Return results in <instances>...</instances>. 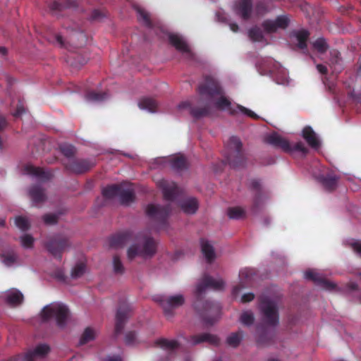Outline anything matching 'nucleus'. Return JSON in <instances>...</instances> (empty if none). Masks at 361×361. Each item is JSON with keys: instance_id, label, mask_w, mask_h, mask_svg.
Returning a JSON list of instances; mask_svg holds the SVG:
<instances>
[{"instance_id": "1", "label": "nucleus", "mask_w": 361, "mask_h": 361, "mask_svg": "<svg viewBox=\"0 0 361 361\" xmlns=\"http://www.w3.org/2000/svg\"><path fill=\"white\" fill-rule=\"evenodd\" d=\"M225 283L221 279H215L212 276L204 274L196 286L195 295L196 300L194 307L203 322L207 325H213L220 313V306L218 303L209 300L204 301L202 294L207 288L214 290H221L224 288Z\"/></svg>"}, {"instance_id": "2", "label": "nucleus", "mask_w": 361, "mask_h": 361, "mask_svg": "<svg viewBox=\"0 0 361 361\" xmlns=\"http://www.w3.org/2000/svg\"><path fill=\"white\" fill-rule=\"evenodd\" d=\"M135 242L127 250V257L129 261L136 257L142 259H151L157 252V243L154 239L145 232L137 233L133 236Z\"/></svg>"}, {"instance_id": "3", "label": "nucleus", "mask_w": 361, "mask_h": 361, "mask_svg": "<svg viewBox=\"0 0 361 361\" xmlns=\"http://www.w3.org/2000/svg\"><path fill=\"white\" fill-rule=\"evenodd\" d=\"M200 93L202 95L209 96L213 100L215 106L220 109H228L231 103L224 96L222 88L220 87L218 81L210 77L207 78L205 83L199 88Z\"/></svg>"}, {"instance_id": "4", "label": "nucleus", "mask_w": 361, "mask_h": 361, "mask_svg": "<svg viewBox=\"0 0 361 361\" xmlns=\"http://www.w3.org/2000/svg\"><path fill=\"white\" fill-rule=\"evenodd\" d=\"M69 316L70 312L67 306L57 302L46 305L40 312L42 322H46L54 318L57 326L60 329L66 327Z\"/></svg>"}, {"instance_id": "5", "label": "nucleus", "mask_w": 361, "mask_h": 361, "mask_svg": "<svg viewBox=\"0 0 361 361\" xmlns=\"http://www.w3.org/2000/svg\"><path fill=\"white\" fill-rule=\"evenodd\" d=\"M242 147L240 140L235 136L231 137L226 144V161L233 169L244 167L245 165L246 159Z\"/></svg>"}, {"instance_id": "6", "label": "nucleus", "mask_w": 361, "mask_h": 361, "mask_svg": "<svg viewBox=\"0 0 361 361\" xmlns=\"http://www.w3.org/2000/svg\"><path fill=\"white\" fill-rule=\"evenodd\" d=\"M259 310L262 321L268 326L275 327L279 323V307L276 301L267 298H262L259 302Z\"/></svg>"}, {"instance_id": "7", "label": "nucleus", "mask_w": 361, "mask_h": 361, "mask_svg": "<svg viewBox=\"0 0 361 361\" xmlns=\"http://www.w3.org/2000/svg\"><path fill=\"white\" fill-rule=\"evenodd\" d=\"M146 214L154 221L159 229H166L168 227V217L171 212V205L161 206L150 204L146 208Z\"/></svg>"}, {"instance_id": "8", "label": "nucleus", "mask_w": 361, "mask_h": 361, "mask_svg": "<svg viewBox=\"0 0 361 361\" xmlns=\"http://www.w3.org/2000/svg\"><path fill=\"white\" fill-rule=\"evenodd\" d=\"M155 300L163 308L164 314L167 317H173V310L182 306L185 302V298L181 294L169 297L158 296L155 298Z\"/></svg>"}, {"instance_id": "9", "label": "nucleus", "mask_w": 361, "mask_h": 361, "mask_svg": "<svg viewBox=\"0 0 361 361\" xmlns=\"http://www.w3.org/2000/svg\"><path fill=\"white\" fill-rule=\"evenodd\" d=\"M70 245L68 238L62 235L53 236L45 244L47 250L59 259H61V253Z\"/></svg>"}, {"instance_id": "10", "label": "nucleus", "mask_w": 361, "mask_h": 361, "mask_svg": "<svg viewBox=\"0 0 361 361\" xmlns=\"http://www.w3.org/2000/svg\"><path fill=\"white\" fill-rule=\"evenodd\" d=\"M50 351L47 344H39L33 350L27 352L23 355H17L11 357L8 361H36L38 358L44 357Z\"/></svg>"}, {"instance_id": "11", "label": "nucleus", "mask_w": 361, "mask_h": 361, "mask_svg": "<svg viewBox=\"0 0 361 361\" xmlns=\"http://www.w3.org/2000/svg\"><path fill=\"white\" fill-rule=\"evenodd\" d=\"M132 308L126 302L120 304L116 314L115 335L122 333L127 319L130 317Z\"/></svg>"}, {"instance_id": "12", "label": "nucleus", "mask_w": 361, "mask_h": 361, "mask_svg": "<svg viewBox=\"0 0 361 361\" xmlns=\"http://www.w3.org/2000/svg\"><path fill=\"white\" fill-rule=\"evenodd\" d=\"M264 141L275 149H280L285 152L292 153V147L288 140L276 132L266 135Z\"/></svg>"}, {"instance_id": "13", "label": "nucleus", "mask_w": 361, "mask_h": 361, "mask_svg": "<svg viewBox=\"0 0 361 361\" xmlns=\"http://www.w3.org/2000/svg\"><path fill=\"white\" fill-rule=\"evenodd\" d=\"M256 275V271L252 268H244L240 271L239 278L240 283L233 287L232 294L233 296H237L240 291L249 286H252V281Z\"/></svg>"}, {"instance_id": "14", "label": "nucleus", "mask_w": 361, "mask_h": 361, "mask_svg": "<svg viewBox=\"0 0 361 361\" xmlns=\"http://www.w3.org/2000/svg\"><path fill=\"white\" fill-rule=\"evenodd\" d=\"M95 163L89 159H73L65 164L66 169L74 173H83L91 169Z\"/></svg>"}, {"instance_id": "15", "label": "nucleus", "mask_w": 361, "mask_h": 361, "mask_svg": "<svg viewBox=\"0 0 361 361\" xmlns=\"http://www.w3.org/2000/svg\"><path fill=\"white\" fill-rule=\"evenodd\" d=\"M249 189L255 192V195L252 200V207L254 209H257L261 204L264 199L267 198L266 192L263 190L262 185L260 180L258 179H251L249 183Z\"/></svg>"}, {"instance_id": "16", "label": "nucleus", "mask_w": 361, "mask_h": 361, "mask_svg": "<svg viewBox=\"0 0 361 361\" xmlns=\"http://www.w3.org/2000/svg\"><path fill=\"white\" fill-rule=\"evenodd\" d=\"M289 20L286 16L277 17L275 20H267L262 23L264 30L267 33H273L279 29H285L288 25Z\"/></svg>"}, {"instance_id": "17", "label": "nucleus", "mask_w": 361, "mask_h": 361, "mask_svg": "<svg viewBox=\"0 0 361 361\" xmlns=\"http://www.w3.org/2000/svg\"><path fill=\"white\" fill-rule=\"evenodd\" d=\"M306 279L313 281L324 289L332 290L336 288V284L324 279L322 276L313 270H307L305 273Z\"/></svg>"}, {"instance_id": "18", "label": "nucleus", "mask_w": 361, "mask_h": 361, "mask_svg": "<svg viewBox=\"0 0 361 361\" xmlns=\"http://www.w3.org/2000/svg\"><path fill=\"white\" fill-rule=\"evenodd\" d=\"M158 185L162 189L164 197L166 200L173 201L176 198L178 188L174 182L163 179L159 181Z\"/></svg>"}, {"instance_id": "19", "label": "nucleus", "mask_w": 361, "mask_h": 361, "mask_svg": "<svg viewBox=\"0 0 361 361\" xmlns=\"http://www.w3.org/2000/svg\"><path fill=\"white\" fill-rule=\"evenodd\" d=\"M133 233L130 231H125L117 233L109 239V245L114 248L122 247L133 240Z\"/></svg>"}, {"instance_id": "20", "label": "nucleus", "mask_w": 361, "mask_h": 361, "mask_svg": "<svg viewBox=\"0 0 361 361\" xmlns=\"http://www.w3.org/2000/svg\"><path fill=\"white\" fill-rule=\"evenodd\" d=\"M118 197L121 204L128 205L133 202L135 197L132 185L126 183H121V190Z\"/></svg>"}, {"instance_id": "21", "label": "nucleus", "mask_w": 361, "mask_h": 361, "mask_svg": "<svg viewBox=\"0 0 361 361\" xmlns=\"http://www.w3.org/2000/svg\"><path fill=\"white\" fill-rule=\"evenodd\" d=\"M28 194L35 206L44 202L47 200L44 189L39 185H32L29 188Z\"/></svg>"}, {"instance_id": "22", "label": "nucleus", "mask_w": 361, "mask_h": 361, "mask_svg": "<svg viewBox=\"0 0 361 361\" xmlns=\"http://www.w3.org/2000/svg\"><path fill=\"white\" fill-rule=\"evenodd\" d=\"M156 343L161 349L167 351L169 357L175 356L176 350L180 346V344L178 341L169 340L166 338H160L157 341Z\"/></svg>"}, {"instance_id": "23", "label": "nucleus", "mask_w": 361, "mask_h": 361, "mask_svg": "<svg viewBox=\"0 0 361 361\" xmlns=\"http://www.w3.org/2000/svg\"><path fill=\"white\" fill-rule=\"evenodd\" d=\"M24 171L27 174L35 176L42 180H49L53 176V174L51 171H44L42 168L35 167L32 165L25 166Z\"/></svg>"}, {"instance_id": "24", "label": "nucleus", "mask_w": 361, "mask_h": 361, "mask_svg": "<svg viewBox=\"0 0 361 361\" xmlns=\"http://www.w3.org/2000/svg\"><path fill=\"white\" fill-rule=\"evenodd\" d=\"M302 135L309 146L312 149H318L320 147V141L315 132L310 126H306L303 128Z\"/></svg>"}, {"instance_id": "25", "label": "nucleus", "mask_w": 361, "mask_h": 361, "mask_svg": "<svg viewBox=\"0 0 361 361\" xmlns=\"http://www.w3.org/2000/svg\"><path fill=\"white\" fill-rule=\"evenodd\" d=\"M189 341H192L193 345H197L203 342H207L215 345H217L219 343V339L216 336L208 333L193 335L190 337Z\"/></svg>"}, {"instance_id": "26", "label": "nucleus", "mask_w": 361, "mask_h": 361, "mask_svg": "<svg viewBox=\"0 0 361 361\" xmlns=\"http://www.w3.org/2000/svg\"><path fill=\"white\" fill-rule=\"evenodd\" d=\"M318 179L327 191H334L337 187L338 177L333 173L321 175L318 177Z\"/></svg>"}, {"instance_id": "27", "label": "nucleus", "mask_w": 361, "mask_h": 361, "mask_svg": "<svg viewBox=\"0 0 361 361\" xmlns=\"http://www.w3.org/2000/svg\"><path fill=\"white\" fill-rule=\"evenodd\" d=\"M169 39L171 44L176 47V49L183 53H189L190 48L185 40L177 34H170Z\"/></svg>"}, {"instance_id": "28", "label": "nucleus", "mask_w": 361, "mask_h": 361, "mask_svg": "<svg viewBox=\"0 0 361 361\" xmlns=\"http://www.w3.org/2000/svg\"><path fill=\"white\" fill-rule=\"evenodd\" d=\"M309 37V32L305 30L294 32L290 35L293 42H297V45L300 49H305L307 47V40Z\"/></svg>"}, {"instance_id": "29", "label": "nucleus", "mask_w": 361, "mask_h": 361, "mask_svg": "<svg viewBox=\"0 0 361 361\" xmlns=\"http://www.w3.org/2000/svg\"><path fill=\"white\" fill-rule=\"evenodd\" d=\"M180 207L185 213L192 214H195L198 209V202L197 199L189 197L180 202Z\"/></svg>"}, {"instance_id": "30", "label": "nucleus", "mask_w": 361, "mask_h": 361, "mask_svg": "<svg viewBox=\"0 0 361 361\" xmlns=\"http://www.w3.org/2000/svg\"><path fill=\"white\" fill-rule=\"evenodd\" d=\"M138 106L141 111H147L150 113L159 111L157 102L151 98L140 99L138 102Z\"/></svg>"}, {"instance_id": "31", "label": "nucleus", "mask_w": 361, "mask_h": 361, "mask_svg": "<svg viewBox=\"0 0 361 361\" xmlns=\"http://www.w3.org/2000/svg\"><path fill=\"white\" fill-rule=\"evenodd\" d=\"M236 12L243 19H247L251 14L250 0H240L236 6Z\"/></svg>"}, {"instance_id": "32", "label": "nucleus", "mask_w": 361, "mask_h": 361, "mask_svg": "<svg viewBox=\"0 0 361 361\" xmlns=\"http://www.w3.org/2000/svg\"><path fill=\"white\" fill-rule=\"evenodd\" d=\"M23 295L17 290H11L5 295L6 302L11 306H16L23 302Z\"/></svg>"}, {"instance_id": "33", "label": "nucleus", "mask_w": 361, "mask_h": 361, "mask_svg": "<svg viewBox=\"0 0 361 361\" xmlns=\"http://www.w3.org/2000/svg\"><path fill=\"white\" fill-rule=\"evenodd\" d=\"M201 250L204 256V257L207 259V262L208 263H212L215 257V252L213 246L209 243L208 240H206L204 239H202L201 240Z\"/></svg>"}, {"instance_id": "34", "label": "nucleus", "mask_w": 361, "mask_h": 361, "mask_svg": "<svg viewBox=\"0 0 361 361\" xmlns=\"http://www.w3.org/2000/svg\"><path fill=\"white\" fill-rule=\"evenodd\" d=\"M171 167L176 171H182L188 168V161L183 155L177 156L171 159Z\"/></svg>"}, {"instance_id": "35", "label": "nucleus", "mask_w": 361, "mask_h": 361, "mask_svg": "<svg viewBox=\"0 0 361 361\" xmlns=\"http://www.w3.org/2000/svg\"><path fill=\"white\" fill-rule=\"evenodd\" d=\"M120 190L121 183L110 185L102 190V195L106 199H112L118 196Z\"/></svg>"}, {"instance_id": "36", "label": "nucleus", "mask_w": 361, "mask_h": 361, "mask_svg": "<svg viewBox=\"0 0 361 361\" xmlns=\"http://www.w3.org/2000/svg\"><path fill=\"white\" fill-rule=\"evenodd\" d=\"M243 338V332L242 331H238L237 332L232 333L228 336L226 339V343L228 345L233 348H237L240 345Z\"/></svg>"}, {"instance_id": "37", "label": "nucleus", "mask_w": 361, "mask_h": 361, "mask_svg": "<svg viewBox=\"0 0 361 361\" xmlns=\"http://www.w3.org/2000/svg\"><path fill=\"white\" fill-rule=\"evenodd\" d=\"M107 97L108 95L105 92L97 93L93 91L88 92L86 95V99L87 100V102L92 103H98L102 102Z\"/></svg>"}, {"instance_id": "38", "label": "nucleus", "mask_w": 361, "mask_h": 361, "mask_svg": "<svg viewBox=\"0 0 361 361\" xmlns=\"http://www.w3.org/2000/svg\"><path fill=\"white\" fill-rule=\"evenodd\" d=\"M95 338V331L91 327H87L82 333L80 339V345H84L87 343L94 340Z\"/></svg>"}, {"instance_id": "39", "label": "nucleus", "mask_w": 361, "mask_h": 361, "mask_svg": "<svg viewBox=\"0 0 361 361\" xmlns=\"http://www.w3.org/2000/svg\"><path fill=\"white\" fill-rule=\"evenodd\" d=\"M227 214L230 219H239L245 216V210L240 207H229Z\"/></svg>"}, {"instance_id": "40", "label": "nucleus", "mask_w": 361, "mask_h": 361, "mask_svg": "<svg viewBox=\"0 0 361 361\" xmlns=\"http://www.w3.org/2000/svg\"><path fill=\"white\" fill-rule=\"evenodd\" d=\"M15 224L22 231H26L30 227L28 219L22 216H18L15 219Z\"/></svg>"}, {"instance_id": "41", "label": "nucleus", "mask_w": 361, "mask_h": 361, "mask_svg": "<svg viewBox=\"0 0 361 361\" xmlns=\"http://www.w3.org/2000/svg\"><path fill=\"white\" fill-rule=\"evenodd\" d=\"M85 264L84 263H78L71 271V277L73 279H78L81 277L85 272Z\"/></svg>"}, {"instance_id": "42", "label": "nucleus", "mask_w": 361, "mask_h": 361, "mask_svg": "<svg viewBox=\"0 0 361 361\" xmlns=\"http://www.w3.org/2000/svg\"><path fill=\"white\" fill-rule=\"evenodd\" d=\"M113 268L116 274H123L125 271L124 266L118 255H114L113 257Z\"/></svg>"}, {"instance_id": "43", "label": "nucleus", "mask_w": 361, "mask_h": 361, "mask_svg": "<svg viewBox=\"0 0 361 361\" xmlns=\"http://www.w3.org/2000/svg\"><path fill=\"white\" fill-rule=\"evenodd\" d=\"M275 78L278 84L288 85V77L285 69H281L275 73Z\"/></svg>"}, {"instance_id": "44", "label": "nucleus", "mask_w": 361, "mask_h": 361, "mask_svg": "<svg viewBox=\"0 0 361 361\" xmlns=\"http://www.w3.org/2000/svg\"><path fill=\"white\" fill-rule=\"evenodd\" d=\"M60 151L66 157H72L75 154V149L71 145L63 144L59 146Z\"/></svg>"}, {"instance_id": "45", "label": "nucleus", "mask_w": 361, "mask_h": 361, "mask_svg": "<svg viewBox=\"0 0 361 361\" xmlns=\"http://www.w3.org/2000/svg\"><path fill=\"white\" fill-rule=\"evenodd\" d=\"M240 320L243 324L250 326L253 324L255 318L252 312L247 311L241 314Z\"/></svg>"}, {"instance_id": "46", "label": "nucleus", "mask_w": 361, "mask_h": 361, "mask_svg": "<svg viewBox=\"0 0 361 361\" xmlns=\"http://www.w3.org/2000/svg\"><path fill=\"white\" fill-rule=\"evenodd\" d=\"M248 36L254 42H262L264 39L263 34L258 28L249 30Z\"/></svg>"}, {"instance_id": "47", "label": "nucleus", "mask_w": 361, "mask_h": 361, "mask_svg": "<svg viewBox=\"0 0 361 361\" xmlns=\"http://www.w3.org/2000/svg\"><path fill=\"white\" fill-rule=\"evenodd\" d=\"M125 343L128 345H133L137 343V333L135 331H130L126 334Z\"/></svg>"}, {"instance_id": "48", "label": "nucleus", "mask_w": 361, "mask_h": 361, "mask_svg": "<svg viewBox=\"0 0 361 361\" xmlns=\"http://www.w3.org/2000/svg\"><path fill=\"white\" fill-rule=\"evenodd\" d=\"M313 46L316 50L323 53L327 49V44L324 39H318L314 43Z\"/></svg>"}, {"instance_id": "49", "label": "nucleus", "mask_w": 361, "mask_h": 361, "mask_svg": "<svg viewBox=\"0 0 361 361\" xmlns=\"http://www.w3.org/2000/svg\"><path fill=\"white\" fill-rule=\"evenodd\" d=\"M21 244L25 248H30L33 245L34 238L29 234H25L21 238Z\"/></svg>"}, {"instance_id": "50", "label": "nucleus", "mask_w": 361, "mask_h": 361, "mask_svg": "<svg viewBox=\"0 0 361 361\" xmlns=\"http://www.w3.org/2000/svg\"><path fill=\"white\" fill-rule=\"evenodd\" d=\"M1 257L3 258V262L6 266H11L16 261L17 259L16 255L13 252L3 255Z\"/></svg>"}, {"instance_id": "51", "label": "nucleus", "mask_w": 361, "mask_h": 361, "mask_svg": "<svg viewBox=\"0 0 361 361\" xmlns=\"http://www.w3.org/2000/svg\"><path fill=\"white\" fill-rule=\"evenodd\" d=\"M58 215L54 214H47L42 217L44 222L47 225L56 224L58 222Z\"/></svg>"}, {"instance_id": "52", "label": "nucleus", "mask_w": 361, "mask_h": 361, "mask_svg": "<svg viewBox=\"0 0 361 361\" xmlns=\"http://www.w3.org/2000/svg\"><path fill=\"white\" fill-rule=\"evenodd\" d=\"M137 14H138V18H139V20L143 22L144 23L147 24V25H149L150 23V20H149V16L148 15V13L144 11L143 9H141V8H138L137 10Z\"/></svg>"}, {"instance_id": "53", "label": "nucleus", "mask_w": 361, "mask_h": 361, "mask_svg": "<svg viewBox=\"0 0 361 361\" xmlns=\"http://www.w3.org/2000/svg\"><path fill=\"white\" fill-rule=\"evenodd\" d=\"M294 151L300 152L302 154L306 155L309 152V149L305 146L302 142H297L293 147H292V152Z\"/></svg>"}, {"instance_id": "54", "label": "nucleus", "mask_w": 361, "mask_h": 361, "mask_svg": "<svg viewBox=\"0 0 361 361\" xmlns=\"http://www.w3.org/2000/svg\"><path fill=\"white\" fill-rule=\"evenodd\" d=\"M255 298V295L252 293H245L241 297V302L243 303H246L251 302Z\"/></svg>"}, {"instance_id": "55", "label": "nucleus", "mask_w": 361, "mask_h": 361, "mask_svg": "<svg viewBox=\"0 0 361 361\" xmlns=\"http://www.w3.org/2000/svg\"><path fill=\"white\" fill-rule=\"evenodd\" d=\"M191 109V105L189 102H183L178 105L179 111H190Z\"/></svg>"}, {"instance_id": "56", "label": "nucleus", "mask_w": 361, "mask_h": 361, "mask_svg": "<svg viewBox=\"0 0 361 361\" xmlns=\"http://www.w3.org/2000/svg\"><path fill=\"white\" fill-rule=\"evenodd\" d=\"M55 278L59 281H64L66 280V276L62 270H57L54 274Z\"/></svg>"}, {"instance_id": "57", "label": "nucleus", "mask_w": 361, "mask_h": 361, "mask_svg": "<svg viewBox=\"0 0 361 361\" xmlns=\"http://www.w3.org/2000/svg\"><path fill=\"white\" fill-rule=\"evenodd\" d=\"M353 250L361 255V242L357 241L352 244Z\"/></svg>"}, {"instance_id": "58", "label": "nucleus", "mask_w": 361, "mask_h": 361, "mask_svg": "<svg viewBox=\"0 0 361 361\" xmlns=\"http://www.w3.org/2000/svg\"><path fill=\"white\" fill-rule=\"evenodd\" d=\"M237 108H238V110H233L232 113H245V114L254 113L253 111L247 110V109H245L241 106H238Z\"/></svg>"}, {"instance_id": "59", "label": "nucleus", "mask_w": 361, "mask_h": 361, "mask_svg": "<svg viewBox=\"0 0 361 361\" xmlns=\"http://www.w3.org/2000/svg\"><path fill=\"white\" fill-rule=\"evenodd\" d=\"M103 361H123L120 356H109L106 357Z\"/></svg>"}, {"instance_id": "60", "label": "nucleus", "mask_w": 361, "mask_h": 361, "mask_svg": "<svg viewBox=\"0 0 361 361\" xmlns=\"http://www.w3.org/2000/svg\"><path fill=\"white\" fill-rule=\"evenodd\" d=\"M348 286L349 289H350L351 290H356L358 289V284L355 282L349 283Z\"/></svg>"}, {"instance_id": "61", "label": "nucleus", "mask_w": 361, "mask_h": 361, "mask_svg": "<svg viewBox=\"0 0 361 361\" xmlns=\"http://www.w3.org/2000/svg\"><path fill=\"white\" fill-rule=\"evenodd\" d=\"M317 69L321 73H326V66H324L323 65L318 64L317 66Z\"/></svg>"}, {"instance_id": "62", "label": "nucleus", "mask_w": 361, "mask_h": 361, "mask_svg": "<svg viewBox=\"0 0 361 361\" xmlns=\"http://www.w3.org/2000/svg\"><path fill=\"white\" fill-rule=\"evenodd\" d=\"M230 28L233 32H235L238 30V26L235 24L231 23L230 24Z\"/></svg>"}, {"instance_id": "63", "label": "nucleus", "mask_w": 361, "mask_h": 361, "mask_svg": "<svg viewBox=\"0 0 361 361\" xmlns=\"http://www.w3.org/2000/svg\"><path fill=\"white\" fill-rule=\"evenodd\" d=\"M56 41L59 44H61V45L63 44V41L62 37L61 35L56 36Z\"/></svg>"}, {"instance_id": "64", "label": "nucleus", "mask_w": 361, "mask_h": 361, "mask_svg": "<svg viewBox=\"0 0 361 361\" xmlns=\"http://www.w3.org/2000/svg\"><path fill=\"white\" fill-rule=\"evenodd\" d=\"M246 116H250L254 119H258L259 118V116H258V114H245Z\"/></svg>"}]
</instances>
